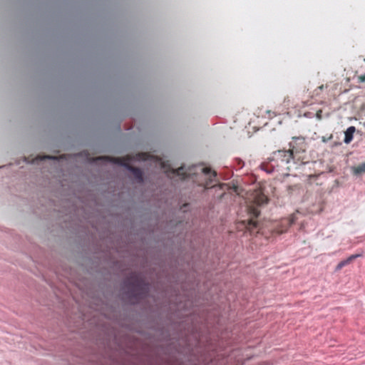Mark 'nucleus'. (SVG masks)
<instances>
[{"label":"nucleus","instance_id":"2","mask_svg":"<svg viewBox=\"0 0 365 365\" xmlns=\"http://www.w3.org/2000/svg\"><path fill=\"white\" fill-rule=\"evenodd\" d=\"M351 170L354 175H360L365 173V162L357 167H352Z\"/></svg>","mask_w":365,"mask_h":365},{"label":"nucleus","instance_id":"3","mask_svg":"<svg viewBox=\"0 0 365 365\" xmlns=\"http://www.w3.org/2000/svg\"><path fill=\"white\" fill-rule=\"evenodd\" d=\"M129 170L132 171L133 173L134 174V175L135 176L136 179L139 181V182H142L143 181V176H142V172L140 171V169H138V168H132L130 167H128V168Z\"/></svg>","mask_w":365,"mask_h":365},{"label":"nucleus","instance_id":"12","mask_svg":"<svg viewBox=\"0 0 365 365\" xmlns=\"http://www.w3.org/2000/svg\"><path fill=\"white\" fill-rule=\"evenodd\" d=\"M215 175H216V174H215V172H213V173H212V176H213V177H215Z\"/></svg>","mask_w":365,"mask_h":365},{"label":"nucleus","instance_id":"1","mask_svg":"<svg viewBox=\"0 0 365 365\" xmlns=\"http://www.w3.org/2000/svg\"><path fill=\"white\" fill-rule=\"evenodd\" d=\"M356 129L354 126H350L349 127L346 131L344 132V142L346 144H349L354 138V133L355 132Z\"/></svg>","mask_w":365,"mask_h":365},{"label":"nucleus","instance_id":"7","mask_svg":"<svg viewBox=\"0 0 365 365\" xmlns=\"http://www.w3.org/2000/svg\"><path fill=\"white\" fill-rule=\"evenodd\" d=\"M297 220V217H296V215H292L290 216V218H289V224L290 225L294 224L295 222V221Z\"/></svg>","mask_w":365,"mask_h":365},{"label":"nucleus","instance_id":"9","mask_svg":"<svg viewBox=\"0 0 365 365\" xmlns=\"http://www.w3.org/2000/svg\"><path fill=\"white\" fill-rule=\"evenodd\" d=\"M202 172L205 173V174H209L210 173V168H202Z\"/></svg>","mask_w":365,"mask_h":365},{"label":"nucleus","instance_id":"10","mask_svg":"<svg viewBox=\"0 0 365 365\" xmlns=\"http://www.w3.org/2000/svg\"><path fill=\"white\" fill-rule=\"evenodd\" d=\"M359 78H360V80H361V82H364L365 81V76H361Z\"/></svg>","mask_w":365,"mask_h":365},{"label":"nucleus","instance_id":"11","mask_svg":"<svg viewBox=\"0 0 365 365\" xmlns=\"http://www.w3.org/2000/svg\"><path fill=\"white\" fill-rule=\"evenodd\" d=\"M45 158H51L49 156H43L41 159L43 160V159H45Z\"/></svg>","mask_w":365,"mask_h":365},{"label":"nucleus","instance_id":"8","mask_svg":"<svg viewBox=\"0 0 365 365\" xmlns=\"http://www.w3.org/2000/svg\"><path fill=\"white\" fill-rule=\"evenodd\" d=\"M183 169L182 167L180 168L178 170H173V173L174 174H176L177 175H180V170H182Z\"/></svg>","mask_w":365,"mask_h":365},{"label":"nucleus","instance_id":"13","mask_svg":"<svg viewBox=\"0 0 365 365\" xmlns=\"http://www.w3.org/2000/svg\"><path fill=\"white\" fill-rule=\"evenodd\" d=\"M364 62H365V58H364Z\"/></svg>","mask_w":365,"mask_h":365},{"label":"nucleus","instance_id":"4","mask_svg":"<svg viewBox=\"0 0 365 365\" xmlns=\"http://www.w3.org/2000/svg\"><path fill=\"white\" fill-rule=\"evenodd\" d=\"M255 202L258 205H264L267 202V197L265 195L260 194L255 199Z\"/></svg>","mask_w":365,"mask_h":365},{"label":"nucleus","instance_id":"5","mask_svg":"<svg viewBox=\"0 0 365 365\" xmlns=\"http://www.w3.org/2000/svg\"><path fill=\"white\" fill-rule=\"evenodd\" d=\"M349 264V262L346 260V259H344V260H342V261H341V262L337 264V266H336V271H339V270H340L343 267H344V266H346V265H347V264Z\"/></svg>","mask_w":365,"mask_h":365},{"label":"nucleus","instance_id":"6","mask_svg":"<svg viewBox=\"0 0 365 365\" xmlns=\"http://www.w3.org/2000/svg\"><path fill=\"white\" fill-rule=\"evenodd\" d=\"M361 256V255H360V254L352 255L349 256L346 259V260L349 262V263H350L352 260H354V259H356V258H358V257H359Z\"/></svg>","mask_w":365,"mask_h":365}]
</instances>
